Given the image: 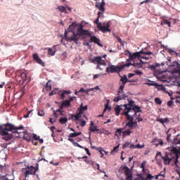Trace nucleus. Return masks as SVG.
<instances>
[{"instance_id": "1", "label": "nucleus", "mask_w": 180, "mask_h": 180, "mask_svg": "<svg viewBox=\"0 0 180 180\" xmlns=\"http://www.w3.org/2000/svg\"><path fill=\"white\" fill-rule=\"evenodd\" d=\"M123 108L124 110L121 115L126 116L127 120H129V122L126 124L125 127L134 129L133 120H134V118L136 116H137L138 113H141V107L134 104V101L133 100L128 99V103L125 104Z\"/></svg>"}, {"instance_id": "2", "label": "nucleus", "mask_w": 180, "mask_h": 180, "mask_svg": "<svg viewBox=\"0 0 180 180\" xmlns=\"http://www.w3.org/2000/svg\"><path fill=\"white\" fill-rule=\"evenodd\" d=\"M24 129L23 125L20 127H16L13 124L9 122L6 124H0V136H2V139L6 140V141H9L13 138V134H9L8 131H11V133H18V130H22Z\"/></svg>"}, {"instance_id": "3", "label": "nucleus", "mask_w": 180, "mask_h": 180, "mask_svg": "<svg viewBox=\"0 0 180 180\" xmlns=\"http://www.w3.org/2000/svg\"><path fill=\"white\" fill-rule=\"evenodd\" d=\"M180 157V149H177L176 147H173L170 150V154L167 155L165 158V161L166 164H169V162H172V165H177L179 162L178 160H179Z\"/></svg>"}, {"instance_id": "4", "label": "nucleus", "mask_w": 180, "mask_h": 180, "mask_svg": "<svg viewBox=\"0 0 180 180\" xmlns=\"http://www.w3.org/2000/svg\"><path fill=\"white\" fill-rule=\"evenodd\" d=\"M130 63H126L120 66H115V65H112V63H109L108 67L106 68V72H110L111 74H119V72H122L125 67H130Z\"/></svg>"}, {"instance_id": "5", "label": "nucleus", "mask_w": 180, "mask_h": 180, "mask_svg": "<svg viewBox=\"0 0 180 180\" xmlns=\"http://www.w3.org/2000/svg\"><path fill=\"white\" fill-rule=\"evenodd\" d=\"M90 61L93 64H96V70H101V71H102L101 65H106V62H105V60L102 59V57L101 56H96L94 58L91 59Z\"/></svg>"}, {"instance_id": "6", "label": "nucleus", "mask_w": 180, "mask_h": 180, "mask_svg": "<svg viewBox=\"0 0 180 180\" xmlns=\"http://www.w3.org/2000/svg\"><path fill=\"white\" fill-rule=\"evenodd\" d=\"M22 172L25 175V178H28L29 175H37L39 178V174H36V169L34 166H27L26 168L22 169Z\"/></svg>"}, {"instance_id": "7", "label": "nucleus", "mask_w": 180, "mask_h": 180, "mask_svg": "<svg viewBox=\"0 0 180 180\" xmlns=\"http://www.w3.org/2000/svg\"><path fill=\"white\" fill-rule=\"evenodd\" d=\"M123 89H124V88L121 89V86H120L117 92V96L115 97L113 99L114 102H118L122 101V99H126V98H127V95L124 94Z\"/></svg>"}, {"instance_id": "8", "label": "nucleus", "mask_w": 180, "mask_h": 180, "mask_svg": "<svg viewBox=\"0 0 180 180\" xmlns=\"http://www.w3.org/2000/svg\"><path fill=\"white\" fill-rule=\"evenodd\" d=\"M104 23V26H102V22H99L98 25H97V27L100 32H102L103 33H106V32H108L110 33V22H107V25Z\"/></svg>"}, {"instance_id": "9", "label": "nucleus", "mask_w": 180, "mask_h": 180, "mask_svg": "<svg viewBox=\"0 0 180 180\" xmlns=\"http://www.w3.org/2000/svg\"><path fill=\"white\" fill-rule=\"evenodd\" d=\"M128 53H129V58L127 60V63H129V61L130 60H135V58H145L143 56H141V53H140V51L139 52H135L134 53H130V51H127Z\"/></svg>"}, {"instance_id": "10", "label": "nucleus", "mask_w": 180, "mask_h": 180, "mask_svg": "<svg viewBox=\"0 0 180 180\" xmlns=\"http://www.w3.org/2000/svg\"><path fill=\"white\" fill-rule=\"evenodd\" d=\"M82 25H80L79 27L77 29L78 33L77 34L79 36H89V31L88 30H84L83 29Z\"/></svg>"}, {"instance_id": "11", "label": "nucleus", "mask_w": 180, "mask_h": 180, "mask_svg": "<svg viewBox=\"0 0 180 180\" xmlns=\"http://www.w3.org/2000/svg\"><path fill=\"white\" fill-rule=\"evenodd\" d=\"M89 37H90V41L91 43H95L100 47H103V44H102L101 43V39L99 38L96 37V36H92V35L89 34Z\"/></svg>"}, {"instance_id": "12", "label": "nucleus", "mask_w": 180, "mask_h": 180, "mask_svg": "<svg viewBox=\"0 0 180 180\" xmlns=\"http://www.w3.org/2000/svg\"><path fill=\"white\" fill-rule=\"evenodd\" d=\"M169 154H171L170 153H166L165 156H162V153H161V152H158L156 154V157H158V155H160V157H161L162 160H163V162L165 164V165H169L171 164V165H172V164L174 163V161L170 162L169 164L165 162V157H167V155H169Z\"/></svg>"}, {"instance_id": "13", "label": "nucleus", "mask_w": 180, "mask_h": 180, "mask_svg": "<svg viewBox=\"0 0 180 180\" xmlns=\"http://www.w3.org/2000/svg\"><path fill=\"white\" fill-rule=\"evenodd\" d=\"M32 57L36 63L40 64V65H42V67H44V62H43V60L39 57L37 53H34Z\"/></svg>"}, {"instance_id": "14", "label": "nucleus", "mask_w": 180, "mask_h": 180, "mask_svg": "<svg viewBox=\"0 0 180 180\" xmlns=\"http://www.w3.org/2000/svg\"><path fill=\"white\" fill-rule=\"evenodd\" d=\"M105 1H101V3H98L95 5L96 8L98 9V11H101L103 13L105 12Z\"/></svg>"}, {"instance_id": "15", "label": "nucleus", "mask_w": 180, "mask_h": 180, "mask_svg": "<svg viewBox=\"0 0 180 180\" xmlns=\"http://www.w3.org/2000/svg\"><path fill=\"white\" fill-rule=\"evenodd\" d=\"M128 81L129 79H127V76L126 75H124L123 76L121 77L120 82H122V84L120 86H121V89H122V88H124V85L127 84Z\"/></svg>"}, {"instance_id": "16", "label": "nucleus", "mask_w": 180, "mask_h": 180, "mask_svg": "<svg viewBox=\"0 0 180 180\" xmlns=\"http://www.w3.org/2000/svg\"><path fill=\"white\" fill-rule=\"evenodd\" d=\"M126 104L123 105H117L116 108H115V115L117 116H119L120 115V111L123 110V112H124V106Z\"/></svg>"}, {"instance_id": "17", "label": "nucleus", "mask_w": 180, "mask_h": 180, "mask_svg": "<svg viewBox=\"0 0 180 180\" xmlns=\"http://www.w3.org/2000/svg\"><path fill=\"white\" fill-rule=\"evenodd\" d=\"M70 106H71V102L68 100H65L60 105V109H63L64 108H70Z\"/></svg>"}, {"instance_id": "18", "label": "nucleus", "mask_w": 180, "mask_h": 180, "mask_svg": "<svg viewBox=\"0 0 180 180\" xmlns=\"http://www.w3.org/2000/svg\"><path fill=\"white\" fill-rule=\"evenodd\" d=\"M77 36H78V34L74 32L73 36L70 37L69 40H70V41H74L75 44H78V40H79V39Z\"/></svg>"}, {"instance_id": "19", "label": "nucleus", "mask_w": 180, "mask_h": 180, "mask_svg": "<svg viewBox=\"0 0 180 180\" xmlns=\"http://www.w3.org/2000/svg\"><path fill=\"white\" fill-rule=\"evenodd\" d=\"M127 64H131V65H129V67H130V65H133L134 67H135L136 68H141V67H142V64H143V60H140V63H135V62H134L133 63H128Z\"/></svg>"}, {"instance_id": "20", "label": "nucleus", "mask_w": 180, "mask_h": 180, "mask_svg": "<svg viewBox=\"0 0 180 180\" xmlns=\"http://www.w3.org/2000/svg\"><path fill=\"white\" fill-rule=\"evenodd\" d=\"M60 94V99H65V95H70L71 94V91L63 90Z\"/></svg>"}, {"instance_id": "21", "label": "nucleus", "mask_w": 180, "mask_h": 180, "mask_svg": "<svg viewBox=\"0 0 180 180\" xmlns=\"http://www.w3.org/2000/svg\"><path fill=\"white\" fill-rule=\"evenodd\" d=\"M57 9H58V11H60V12H62V13H68V12L67 11V9L65 8V6H58Z\"/></svg>"}, {"instance_id": "22", "label": "nucleus", "mask_w": 180, "mask_h": 180, "mask_svg": "<svg viewBox=\"0 0 180 180\" xmlns=\"http://www.w3.org/2000/svg\"><path fill=\"white\" fill-rule=\"evenodd\" d=\"M82 116V111H79L77 114L72 115L73 117H75V120H81Z\"/></svg>"}, {"instance_id": "23", "label": "nucleus", "mask_w": 180, "mask_h": 180, "mask_svg": "<svg viewBox=\"0 0 180 180\" xmlns=\"http://www.w3.org/2000/svg\"><path fill=\"white\" fill-rule=\"evenodd\" d=\"M75 27H77V22H72V25L68 28V32H72Z\"/></svg>"}, {"instance_id": "24", "label": "nucleus", "mask_w": 180, "mask_h": 180, "mask_svg": "<svg viewBox=\"0 0 180 180\" xmlns=\"http://www.w3.org/2000/svg\"><path fill=\"white\" fill-rule=\"evenodd\" d=\"M161 25H162V26H164V25H167L169 27H171V21H169L168 20H163L161 22Z\"/></svg>"}, {"instance_id": "25", "label": "nucleus", "mask_w": 180, "mask_h": 180, "mask_svg": "<svg viewBox=\"0 0 180 180\" xmlns=\"http://www.w3.org/2000/svg\"><path fill=\"white\" fill-rule=\"evenodd\" d=\"M67 122H68V118L67 117H60L59 120V122L60 123V124H65V123H67Z\"/></svg>"}, {"instance_id": "26", "label": "nucleus", "mask_w": 180, "mask_h": 180, "mask_svg": "<svg viewBox=\"0 0 180 180\" xmlns=\"http://www.w3.org/2000/svg\"><path fill=\"white\" fill-rule=\"evenodd\" d=\"M84 110H88V106L87 105L83 106V104L82 103L80 105V108H78V111L82 112V113H84Z\"/></svg>"}, {"instance_id": "27", "label": "nucleus", "mask_w": 180, "mask_h": 180, "mask_svg": "<svg viewBox=\"0 0 180 180\" xmlns=\"http://www.w3.org/2000/svg\"><path fill=\"white\" fill-rule=\"evenodd\" d=\"M81 134H82V132L70 133L69 137H77V136H81Z\"/></svg>"}, {"instance_id": "28", "label": "nucleus", "mask_w": 180, "mask_h": 180, "mask_svg": "<svg viewBox=\"0 0 180 180\" xmlns=\"http://www.w3.org/2000/svg\"><path fill=\"white\" fill-rule=\"evenodd\" d=\"M20 77L22 78V82H25V81H26L27 79V75L25 72H21Z\"/></svg>"}, {"instance_id": "29", "label": "nucleus", "mask_w": 180, "mask_h": 180, "mask_svg": "<svg viewBox=\"0 0 180 180\" xmlns=\"http://www.w3.org/2000/svg\"><path fill=\"white\" fill-rule=\"evenodd\" d=\"M140 54H144L145 56H151L153 54V52L151 51H140Z\"/></svg>"}, {"instance_id": "30", "label": "nucleus", "mask_w": 180, "mask_h": 180, "mask_svg": "<svg viewBox=\"0 0 180 180\" xmlns=\"http://www.w3.org/2000/svg\"><path fill=\"white\" fill-rule=\"evenodd\" d=\"M150 67L151 70H154V71H155V70H157V68H158V67H160V64L154 63L153 65H151Z\"/></svg>"}, {"instance_id": "31", "label": "nucleus", "mask_w": 180, "mask_h": 180, "mask_svg": "<svg viewBox=\"0 0 180 180\" xmlns=\"http://www.w3.org/2000/svg\"><path fill=\"white\" fill-rule=\"evenodd\" d=\"M48 54L49 56H55L56 54V51H53V49L51 48H49L48 49Z\"/></svg>"}, {"instance_id": "32", "label": "nucleus", "mask_w": 180, "mask_h": 180, "mask_svg": "<svg viewBox=\"0 0 180 180\" xmlns=\"http://www.w3.org/2000/svg\"><path fill=\"white\" fill-rule=\"evenodd\" d=\"M89 131H99V129H98L97 126L89 127Z\"/></svg>"}, {"instance_id": "33", "label": "nucleus", "mask_w": 180, "mask_h": 180, "mask_svg": "<svg viewBox=\"0 0 180 180\" xmlns=\"http://www.w3.org/2000/svg\"><path fill=\"white\" fill-rule=\"evenodd\" d=\"M124 136H130L131 134V131L130 129H127L126 131H124L123 132Z\"/></svg>"}, {"instance_id": "34", "label": "nucleus", "mask_w": 180, "mask_h": 180, "mask_svg": "<svg viewBox=\"0 0 180 180\" xmlns=\"http://www.w3.org/2000/svg\"><path fill=\"white\" fill-rule=\"evenodd\" d=\"M168 51H169V54H171L172 56H178V53H176L175 51H174L172 49H169Z\"/></svg>"}, {"instance_id": "35", "label": "nucleus", "mask_w": 180, "mask_h": 180, "mask_svg": "<svg viewBox=\"0 0 180 180\" xmlns=\"http://www.w3.org/2000/svg\"><path fill=\"white\" fill-rule=\"evenodd\" d=\"M120 147V145H118L113 148L112 150L111 151V154H115V153H117V150Z\"/></svg>"}, {"instance_id": "36", "label": "nucleus", "mask_w": 180, "mask_h": 180, "mask_svg": "<svg viewBox=\"0 0 180 180\" xmlns=\"http://www.w3.org/2000/svg\"><path fill=\"white\" fill-rule=\"evenodd\" d=\"M78 160H80V158H82L84 161V162H86V164H89V160H88V156H84L82 158H77Z\"/></svg>"}, {"instance_id": "37", "label": "nucleus", "mask_w": 180, "mask_h": 180, "mask_svg": "<svg viewBox=\"0 0 180 180\" xmlns=\"http://www.w3.org/2000/svg\"><path fill=\"white\" fill-rule=\"evenodd\" d=\"M155 102L158 105H161V103H162V101H161V99L160 98H155Z\"/></svg>"}, {"instance_id": "38", "label": "nucleus", "mask_w": 180, "mask_h": 180, "mask_svg": "<svg viewBox=\"0 0 180 180\" xmlns=\"http://www.w3.org/2000/svg\"><path fill=\"white\" fill-rule=\"evenodd\" d=\"M147 85H149L150 86H158V84H157L155 82H152L151 83H147Z\"/></svg>"}, {"instance_id": "39", "label": "nucleus", "mask_w": 180, "mask_h": 180, "mask_svg": "<svg viewBox=\"0 0 180 180\" xmlns=\"http://www.w3.org/2000/svg\"><path fill=\"white\" fill-rule=\"evenodd\" d=\"M155 176L151 175V174H147V177L146 179H145L144 180H151L154 178Z\"/></svg>"}, {"instance_id": "40", "label": "nucleus", "mask_w": 180, "mask_h": 180, "mask_svg": "<svg viewBox=\"0 0 180 180\" xmlns=\"http://www.w3.org/2000/svg\"><path fill=\"white\" fill-rule=\"evenodd\" d=\"M122 134V129H119L115 131V136L119 137Z\"/></svg>"}, {"instance_id": "41", "label": "nucleus", "mask_w": 180, "mask_h": 180, "mask_svg": "<svg viewBox=\"0 0 180 180\" xmlns=\"http://www.w3.org/2000/svg\"><path fill=\"white\" fill-rule=\"evenodd\" d=\"M46 90L48 92L51 91V85L49 84V83H46Z\"/></svg>"}, {"instance_id": "42", "label": "nucleus", "mask_w": 180, "mask_h": 180, "mask_svg": "<svg viewBox=\"0 0 180 180\" xmlns=\"http://www.w3.org/2000/svg\"><path fill=\"white\" fill-rule=\"evenodd\" d=\"M44 115H46V113L44 112V110H39L38 112V116H44Z\"/></svg>"}, {"instance_id": "43", "label": "nucleus", "mask_w": 180, "mask_h": 180, "mask_svg": "<svg viewBox=\"0 0 180 180\" xmlns=\"http://www.w3.org/2000/svg\"><path fill=\"white\" fill-rule=\"evenodd\" d=\"M173 105H174V101H169L167 102V106H169V108H172Z\"/></svg>"}, {"instance_id": "44", "label": "nucleus", "mask_w": 180, "mask_h": 180, "mask_svg": "<svg viewBox=\"0 0 180 180\" xmlns=\"http://www.w3.org/2000/svg\"><path fill=\"white\" fill-rule=\"evenodd\" d=\"M146 161H143L141 165V168H142L143 171H144L145 168H146Z\"/></svg>"}, {"instance_id": "45", "label": "nucleus", "mask_w": 180, "mask_h": 180, "mask_svg": "<svg viewBox=\"0 0 180 180\" xmlns=\"http://www.w3.org/2000/svg\"><path fill=\"white\" fill-rule=\"evenodd\" d=\"M56 94H57V90H52V91L49 93V96H53V95H56Z\"/></svg>"}, {"instance_id": "46", "label": "nucleus", "mask_w": 180, "mask_h": 180, "mask_svg": "<svg viewBox=\"0 0 180 180\" xmlns=\"http://www.w3.org/2000/svg\"><path fill=\"white\" fill-rule=\"evenodd\" d=\"M33 139H34V140L37 141L40 139V136H37L36 134H34Z\"/></svg>"}, {"instance_id": "47", "label": "nucleus", "mask_w": 180, "mask_h": 180, "mask_svg": "<svg viewBox=\"0 0 180 180\" xmlns=\"http://www.w3.org/2000/svg\"><path fill=\"white\" fill-rule=\"evenodd\" d=\"M108 109H110V107H109V105L105 104V108L103 110V113H105L106 112V110H108Z\"/></svg>"}, {"instance_id": "48", "label": "nucleus", "mask_w": 180, "mask_h": 180, "mask_svg": "<svg viewBox=\"0 0 180 180\" xmlns=\"http://www.w3.org/2000/svg\"><path fill=\"white\" fill-rule=\"evenodd\" d=\"M156 122H159V123H161L162 124H164V119H162V118H158L156 120Z\"/></svg>"}, {"instance_id": "49", "label": "nucleus", "mask_w": 180, "mask_h": 180, "mask_svg": "<svg viewBox=\"0 0 180 180\" xmlns=\"http://www.w3.org/2000/svg\"><path fill=\"white\" fill-rule=\"evenodd\" d=\"M145 146L144 145H140V143H138L136 146V148H144Z\"/></svg>"}, {"instance_id": "50", "label": "nucleus", "mask_w": 180, "mask_h": 180, "mask_svg": "<svg viewBox=\"0 0 180 180\" xmlns=\"http://www.w3.org/2000/svg\"><path fill=\"white\" fill-rule=\"evenodd\" d=\"M85 124H86V122L85 120H82V121L81 122L80 126H81L82 127H84L85 126Z\"/></svg>"}, {"instance_id": "51", "label": "nucleus", "mask_w": 180, "mask_h": 180, "mask_svg": "<svg viewBox=\"0 0 180 180\" xmlns=\"http://www.w3.org/2000/svg\"><path fill=\"white\" fill-rule=\"evenodd\" d=\"M129 146H130V143L127 142L124 144H123V148H126L129 147Z\"/></svg>"}, {"instance_id": "52", "label": "nucleus", "mask_w": 180, "mask_h": 180, "mask_svg": "<svg viewBox=\"0 0 180 180\" xmlns=\"http://www.w3.org/2000/svg\"><path fill=\"white\" fill-rule=\"evenodd\" d=\"M101 75H102L101 74L95 75L93 77V79H96L99 78V77H101Z\"/></svg>"}, {"instance_id": "53", "label": "nucleus", "mask_w": 180, "mask_h": 180, "mask_svg": "<svg viewBox=\"0 0 180 180\" xmlns=\"http://www.w3.org/2000/svg\"><path fill=\"white\" fill-rule=\"evenodd\" d=\"M68 140H69V141H70V143H72L73 144L75 143V141L74 140V139H72L70 136H68Z\"/></svg>"}, {"instance_id": "54", "label": "nucleus", "mask_w": 180, "mask_h": 180, "mask_svg": "<svg viewBox=\"0 0 180 180\" xmlns=\"http://www.w3.org/2000/svg\"><path fill=\"white\" fill-rule=\"evenodd\" d=\"M148 2H153V1H151V0H145V1L141 2V5H143V4H148Z\"/></svg>"}, {"instance_id": "55", "label": "nucleus", "mask_w": 180, "mask_h": 180, "mask_svg": "<svg viewBox=\"0 0 180 180\" xmlns=\"http://www.w3.org/2000/svg\"><path fill=\"white\" fill-rule=\"evenodd\" d=\"M165 123H169V120L167 117L163 119V124Z\"/></svg>"}, {"instance_id": "56", "label": "nucleus", "mask_w": 180, "mask_h": 180, "mask_svg": "<svg viewBox=\"0 0 180 180\" xmlns=\"http://www.w3.org/2000/svg\"><path fill=\"white\" fill-rule=\"evenodd\" d=\"M133 124H134V129H136V127L139 126V124H137V122L134 120H133Z\"/></svg>"}, {"instance_id": "57", "label": "nucleus", "mask_w": 180, "mask_h": 180, "mask_svg": "<svg viewBox=\"0 0 180 180\" xmlns=\"http://www.w3.org/2000/svg\"><path fill=\"white\" fill-rule=\"evenodd\" d=\"M88 155H91V152H89V149L88 148H84Z\"/></svg>"}, {"instance_id": "58", "label": "nucleus", "mask_w": 180, "mask_h": 180, "mask_svg": "<svg viewBox=\"0 0 180 180\" xmlns=\"http://www.w3.org/2000/svg\"><path fill=\"white\" fill-rule=\"evenodd\" d=\"M135 73L137 75H141L143 74V72L140 71V70H136L135 71Z\"/></svg>"}, {"instance_id": "59", "label": "nucleus", "mask_w": 180, "mask_h": 180, "mask_svg": "<svg viewBox=\"0 0 180 180\" xmlns=\"http://www.w3.org/2000/svg\"><path fill=\"white\" fill-rule=\"evenodd\" d=\"M136 75V74L134 73H129L128 75V78H132V77H134Z\"/></svg>"}, {"instance_id": "60", "label": "nucleus", "mask_w": 180, "mask_h": 180, "mask_svg": "<svg viewBox=\"0 0 180 180\" xmlns=\"http://www.w3.org/2000/svg\"><path fill=\"white\" fill-rule=\"evenodd\" d=\"M99 17H97V18L96 19V20L94 21V23L96 25H99Z\"/></svg>"}, {"instance_id": "61", "label": "nucleus", "mask_w": 180, "mask_h": 180, "mask_svg": "<svg viewBox=\"0 0 180 180\" xmlns=\"http://www.w3.org/2000/svg\"><path fill=\"white\" fill-rule=\"evenodd\" d=\"M50 164H52V165H56V166H57V165H58L59 163H58V162L54 163L53 161H51V162H50Z\"/></svg>"}, {"instance_id": "62", "label": "nucleus", "mask_w": 180, "mask_h": 180, "mask_svg": "<svg viewBox=\"0 0 180 180\" xmlns=\"http://www.w3.org/2000/svg\"><path fill=\"white\" fill-rule=\"evenodd\" d=\"M85 91H86V90H85L84 88H81L80 90H79L78 92H79V93L82 92V93L84 94Z\"/></svg>"}, {"instance_id": "63", "label": "nucleus", "mask_w": 180, "mask_h": 180, "mask_svg": "<svg viewBox=\"0 0 180 180\" xmlns=\"http://www.w3.org/2000/svg\"><path fill=\"white\" fill-rule=\"evenodd\" d=\"M130 148L135 149L136 148V146L132 143V144L130 145Z\"/></svg>"}, {"instance_id": "64", "label": "nucleus", "mask_w": 180, "mask_h": 180, "mask_svg": "<svg viewBox=\"0 0 180 180\" xmlns=\"http://www.w3.org/2000/svg\"><path fill=\"white\" fill-rule=\"evenodd\" d=\"M176 103H180V97L175 101Z\"/></svg>"}]
</instances>
